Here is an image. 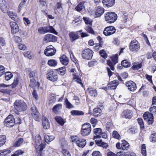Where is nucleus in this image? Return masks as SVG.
Wrapping results in <instances>:
<instances>
[{
	"label": "nucleus",
	"mask_w": 156,
	"mask_h": 156,
	"mask_svg": "<svg viewBox=\"0 0 156 156\" xmlns=\"http://www.w3.org/2000/svg\"><path fill=\"white\" fill-rule=\"evenodd\" d=\"M14 105L15 109L18 112L24 111L27 108L26 104L21 100H16L14 102Z\"/></svg>",
	"instance_id": "1"
},
{
	"label": "nucleus",
	"mask_w": 156,
	"mask_h": 156,
	"mask_svg": "<svg viewBox=\"0 0 156 156\" xmlns=\"http://www.w3.org/2000/svg\"><path fill=\"white\" fill-rule=\"evenodd\" d=\"M35 147L37 151H41L45 147V145L42 144V140L40 136L37 135L35 137Z\"/></svg>",
	"instance_id": "2"
},
{
	"label": "nucleus",
	"mask_w": 156,
	"mask_h": 156,
	"mask_svg": "<svg viewBox=\"0 0 156 156\" xmlns=\"http://www.w3.org/2000/svg\"><path fill=\"white\" fill-rule=\"evenodd\" d=\"M105 20L108 23H112L115 22L117 19V15L115 13L108 12L105 14Z\"/></svg>",
	"instance_id": "3"
},
{
	"label": "nucleus",
	"mask_w": 156,
	"mask_h": 156,
	"mask_svg": "<svg viewBox=\"0 0 156 156\" xmlns=\"http://www.w3.org/2000/svg\"><path fill=\"white\" fill-rule=\"evenodd\" d=\"M91 129L90 124L86 123L83 124L81 130V134L83 136H87L90 134L91 132Z\"/></svg>",
	"instance_id": "4"
},
{
	"label": "nucleus",
	"mask_w": 156,
	"mask_h": 156,
	"mask_svg": "<svg viewBox=\"0 0 156 156\" xmlns=\"http://www.w3.org/2000/svg\"><path fill=\"white\" fill-rule=\"evenodd\" d=\"M129 49L132 52H136L140 49V44L136 39L132 40L129 45Z\"/></svg>",
	"instance_id": "5"
},
{
	"label": "nucleus",
	"mask_w": 156,
	"mask_h": 156,
	"mask_svg": "<svg viewBox=\"0 0 156 156\" xmlns=\"http://www.w3.org/2000/svg\"><path fill=\"white\" fill-rule=\"evenodd\" d=\"M15 122V120L12 115H9L5 119L4 125L8 127H11L14 125Z\"/></svg>",
	"instance_id": "6"
},
{
	"label": "nucleus",
	"mask_w": 156,
	"mask_h": 156,
	"mask_svg": "<svg viewBox=\"0 0 156 156\" xmlns=\"http://www.w3.org/2000/svg\"><path fill=\"white\" fill-rule=\"evenodd\" d=\"M118 55L117 54H116L112 56L111 57L112 62H111L109 60H107V64L109 66L111 69L112 70H114V66L118 62Z\"/></svg>",
	"instance_id": "7"
},
{
	"label": "nucleus",
	"mask_w": 156,
	"mask_h": 156,
	"mask_svg": "<svg viewBox=\"0 0 156 156\" xmlns=\"http://www.w3.org/2000/svg\"><path fill=\"white\" fill-rule=\"evenodd\" d=\"M93 52L89 49H86L82 52V57L84 59H90L92 58Z\"/></svg>",
	"instance_id": "8"
},
{
	"label": "nucleus",
	"mask_w": 156,
	"mask_h": 156,
	"mask_svg": "<svg viewBox=\"0 0 156 156\" xmlns=\"http://www.w3.org/2000/svg\"><path fill=\"white\" fill-rule=\"evenodd\" d=\"M56 50L52 45H49L46 48L44 51L45 55L47 56L54 55L55 53Z\"/></svg>",
	"instance_id": "9"
},
{
	"label": "nucleus",
	"mask_w": 156,
	"mask_h": 156,
	"mask_svg": "<svg viewBox=\"0 0 156 156\" xmlns=\"http://www.w3.org/2000/svg\"><path fill=\"white\" fill-rule=\"evenodd\" d=\"M58 37L50 34L45 35L44 38V41L45 42H55L57 40Z\"/></svg>",
	"instance_id": "10"
},
{
	"label": "nucleus",
	"mask_w": 156,
	"mask_h": 156,
	"mask_svg": "<svg viewBox=\"0 0 156 156\" xmlns=\"http://www.w3.org/2000/svg\"><path fill=\"white\" fill-rule=\"evenodd\" d=\"M115 29L112 26L106 27L103 31V34L106 36H109L114 34L115 32Z\"/></svg>",
	"instance_id": "11"
},
{
	"label": "nucleus",
	"mask_w": 156,
	"mask_h": 156,
	"mask_svg": "<svg viewBox=\"0 0 156 156\" xmlns=\"http://www.w3.org/2000/svg\"><path fill=\"white\" fill-rule=\"evenodd\" d=\"M47 77L48 79L52 82L56 81L57 79V75L55 73L52 71H49L47 74Z\"/></svg>",
	"instance_id": "12"
},
{
	"label": "nucleus",
	"mask_w": 156,
	"mask_h": 156,
	"mask_svg": "<svg viewBox=\"0 0 156 156\" xmlns=\"http://www.w3.org/2000/svg\"><path fill=\"white\" fill-rule=\"evenodd\" d=\"M126 85L128 89L132 92H134L137 88L136 84L133 81H129L126 83Z\"/></svg>",
	"instance_id": "13"
},
{
	"label": "nucleus",
	"mask_w": 156,
	"mask_h": 156,
	"mask_svg": "<svg viewBox=\"0 0 156 156\" xmlns=\"http://www.w3.org/2000/svg\"><path fill=\"white\" fill-rule=\"evenodd\" d=\"M10 25L11 29V32L12 34H14L19 31V27L16 22H11L10 23Z\"/></svg>",
	"instance_id": "14"
},
{
	"label": "nucleus",
	"mask_w": 156,
	"mask_h": 156,
	"mask_svg": "<svg viewBox=\"0 0 156 156\" xmlns=\"http://www.w3.org/2000/svg\"><path fill=\"white\" fill-rule=\"evenodd\" d=\"M95 17H100L104 12V9L101 6H97L95 8Z\"/></svg>",
	"instance_id": "15"
},
{
	"label": "nucleus",
	"mask_w": 156,
	"mask_h": 156,
	"mask_svg": "<svg viewBox=\"0 0 156 156\" xmlns=\"http://www.w3.org/2000/svg\"><path fill=\"white\" fill-rule=\"evenodd\" d=\"M30 86L34 90H36L39 88L40 83L39 82H36L34 78H32L30 79Z\"/></svg>",
	"instance_id": "16"
},
{
	"label": "nucleus",
	"mask_w": 156,
	"mask_h": 156,
	"mask_svg": "<svg viewBox=\"0 0 156 156\" xmlns=\"http://www.w3.org/2000/svg\"><path fill=\"white\" fill-rule=\"evenodd\" d=\"M82 30H80L77 32V33L71 32L69 34L70 39L71 41L73 42L78 38L79 36L78 35V32L81 33Z\"/></svg>",
	"instance_id": "17"
},
{
	"label": "nucleus",
	"mask_w": 156,
	"mask_h": 156,
	"mask_svg": "<svg viewBox=\"0 0 156 156\" xmlns=\"http://www.w3.org/2000/svg\"><path fill=\"white\" fill-rule=\"evenodd\" d=\"M0 8L4 13H6L7 12L8 8L7 7V3L5 0H0Z\"/></svg>",
	"instance_id": "18"
},
{
	"label": "nucleus",
	"mask_w": 156,
	"mask_h": 156,
	"mask_svg": "<svg viewBox=\"0 0 156 156\" xmlns=\"http://www.w3.org/2000/svg\"><path fill=\"white\" fill-rule=\"evenodd\" d=\"M102 3L105 7H111L114 5L115 0H103Z\"/></svg>",
	"instance_id": "19"
},
{
	"label": "nucleus",
	"mask_w": 156,
	"mask_h": 156,
	"mask_svg": "<svg viewBox=\"0 0 156 156\" xmlns=\"http://www.w3.org/2000/svg\"><path fill=\"white\" fill-rule=\"evenodd\" d=\"M42 122L43 128L45 129H47L50 127L49 121L45 117L43 116L42 118Z\"/></svg>",
	"instance_id": "20"
},
{
	"label": "nucleus",
	"mask_w": 156,
	"mask_h": 156,
	"mask_svg": "<svg viewBox=\"0 0 156 156\" xmlns=\"http://www.w3.org/2000/svg\"><path fill=\"white\" fill-rule=\"evenodd\" d=\"M119 84L117 80H115L109 83L108 85V88L111 90L115 89Z\"/></svg>",
	"instance_id": "21"
},
{
	"label": "nucleus",
	"mask_w": 156,
	"mask_h": 156,
	"mask_svg": "<svg viewBox=\"0 0 156 156\" xmlns=\"http://www.w3.org/2000/svg\"><path fill=\"white\" fill-rule=\"evenodd\" d=\"M122 116L123 118L126 119H130L132 116V111L129 110H124L122 113Z\"/></svg>",
	"instance_id": "22"
},
{
	"label": "nucleus",
	"mask_w": 156,
	"mask_h": 156,
	"mask_svg": "<svg viewBox=\"0 0 156 156\" xmlns=\"http://www.w3.org/2000/svg\"><path fill=\"white\" fill-rule=\"evenodd\" d=\"M76 144L79 147L82 148L86 144V141L85 139L79 138L76 141Z\"/></svg>",
	"instance_id": "23"
},
{
	"label": "nucleus",
	"mask_w": 156,
	"mask_h": 156,
	"mask_svg": "<svg viewBox=\"0 0 156 156\" xmlns=\"http://www.w3.org/2000/svg\"><path fill=\"white\" fill-rule=\"evenodd\" d=\"M62 108V104H56L52 108V111L55 114H59L60 111Z\"/></svg>",
	"instance_id": "24"
},
{
	"label": "nucleus",
	"mask_w": 156,
	"mask_h": 156,
	"mask_svg": "<svg viewBox=\"0 0 156 156\" xmlns=\"http://www.w3.org/2000/svg\"><path fill=\"white\" fill-rule=\"evenodd\" d=\"M60 60L61 63L66 66L68 65L69 62V59L65 55H63L60 57Z\"/></svg>",
	"instance_id": "25"
},
{
	"label": "nucleus",
	"mask_w": 156,
	"mask_h": 156,
	"mask_svg": "<svg viewBox=\"0 0 156 156\" xmlns=\"http://www.w3.org/2000/svg\"><path fill=\"white\" fill-rule=\"evenodd\" d=\"M121 147L122 150H127L129 148V143L125 140H122Z\"/></svg>",
	"instance_id": "26"
},
{
	"label": "nucleus",
	"mask_w": 156,
	"mask_h": 156,
	"mask_svg": "<svg viewBox=\"0 0 156 156\" xmlns=\"http://www.w3.org/2000/svg\"><path fill=\"white\" fill-rule=\"evenodd\" d=\"M73 78L74 80L77 82L78 83L80 84L82 87H83V85L82 82L81 77L79 76L78 75L73 74Z\"/></svg>",
	"instance_id": "27"
},
{
	"label": "nucleus",
	"mask_w": 156,
	"mask_h": 156,
	"mask_svg": "<svg viewBox=\"0 0 156 156\" xmlns=\"http://www.w3.org/2000/svg\"><path fill=\"white\" fill-rule=\"evenodd\" d=\"M95 143L98 146H101L105 148H106L108 147L107 144L103 142L99 138L95 140Z\"/></svg>",
	"instance_id": "28"
},
{
	"label": "nucleus",
	"mask_w": 156,
	"mask_h": 156,
	"mask_svg": "<svg viewBox=\"0 0 156 156\" xmlns=\"http://www.w3.org/2000/svg\"><path fill=\"white\" fill-rule=\"evenodd\" d=\"M71 115L73 116H80L84 114L83 112L82 111L77 110H72L71 112Z\"/></svg>",
	"instance_id": "29"
},
{
	"label": "nucleus",
	"mask_w": 156,
	"mask_h": 156,
	"mask_svg": "<svg viewBox=\"0 0 156 156\" xmlns=\"http://www.w3.org/2000/svg\"><path fill=\"white\" fill-rule=\"evenodd\" d=\"M55 138V137L53 136L45 135L44 136L45 141L48 144L49 142L53 141L54 139Z\"/></svg>",
	"instance_id": "30"
},
{
	"label": "nucleus",
	"mask_w": 156,
	"mask_h": 156,
	"mask_svg": "<svg viewBox=\"0 0 156 156\" xmlns=\"http://www.w3.org/2000/svg\"><path fill=\"white\" fill-rule=\"evenodd\" d=\"M143 117L145 120L154 118L153 116L151 113L145 112L143 115Z\"/></svg>",
	"instance_id": "31"
},
{
	"label": "nucleus",
	"mask_w": 156,
	"mask_h": 156,
	"mask_svg": "<svg viewBox=\"0 0 156 156\" xmlns=\"http://www.w3.org/2000/svg\"><path fill=\"white\" fill-rule=\"evenodd\" d=\"M47 64L50 66L54 67L57 65V62L55 59H51L48 61Z\"/></svg>",
	"instance_id": "32"
},
{
	"label": "nucleus",
	"mask_w": 156,
	"mask_h": 156,
	"mask_svg": "<svg viewBox=\"0 0 156 156\" xmlns=\"http://www.w3.org/2000/svg\"><path fill=\"white\" fill-rule=\"evenodd\" d=\"M4 74L5 79L6 80H9L13 77V74L10 72H5Z\"/></svg>",
	"instance_id": "33"
},
{
	"label": "nucleus",
	"mask_w": 156,
	"mask_h": 156,
	"mask_svg": "<svg viewBox=\"0 0 156 156\" xmlns=\"http://www.w3.org/2000/svg\"><path fill=\"white\" fill-rule=\"evenodd\" d=\"M23 139L22 138H20L19 139H18L14 143L13 146L16 147H19L23 143Z\"/></svg>",
	"instance_id": "34"
},
{
	"label": "nucleus",
	"mask_w": 156,
	"mask_h": 156,
	"mask_svg": "<svg viewBox=\"0 0 156 156\" xmlns=\"http://www.w3.org/2000/svg\"><path fill=\"white\" fill-rule=\"evenodd\" d=\"M101 110L99 108H95L93 110V113L94 116L97 117L101 115Z\"/></svg>",
	"instance_id": "35"
},
{
	"label": "nucleus",
	"mask_w": 156,
	"mask_h": 156,
	"mask_svg": "<svg viewBox=\"0 0 156 156\" xmlns=\"http://www.w3.org/2000/svg\"><path fill=\"white\" fill-rule=\"evenodd\" d=\"M8 9L6 12L8 15L12 20H15L16 18V13L12 11H8ZM5 13H6V12Z\"/></svg>",
	"instance_id": "36"
},
{
	"label": "nucleus",
	"mask_w": 156,
	"mask_h": 156,
	"mask_svg": "<svg viewBox=\"0 0 156 156\" xmlns=\"http://www.w3.org/2000/svg\"><path fill=\"white\" fill-rule=\"evenodd\" d=\"M47 27H41L38 29V31L39 33L42 34H44L48 33Z\"/></svg>",
	"instance_id": "37"
},
{
	"label": "nucleus",
	"mask_w": 156,
	"mask_h": 156,
	"mask_svg": "<svg viewBox=\"0 0 156 156\" xmlns=\"http://www.w3.org/2000/svg\"><path fill=\"white\" fill-rule=\"evenodd\" d=\"M6 141V136L5 135H0V147L3 146Z\"/></svg>",
	"instance_id": "38"
},
{
	"label": "nucleus",
	"mask_w": 156,
	"mask_h": 156,
	"mask_svg": "<svg viewBox=\"0 0 156 156\" xmlns=\"http://www.w3.org/2000/svg\"><path fill=\"white\" fill-rule=\"evenodd\" d=\"M89 93L90 96L95 97L97 95V93L96 90L92 88L89 89Z\"/></svg>",
	"instance_id": "39"
},
{
	"label": "nucleus",
	"mask_w": 156,
	"mask_h": 156,
	"mask_svg": "<svg viewBox=\"0 0 156 156\" xmlns=\"http://www.w3.org/2000/svg\"><path fill=\"white\" fill-rule=\"evenodd\" d=\"M64 103L66 108L68 109H71L73 108V105L68 101L67 99H66Z\"/></svg>",
	"instance_id": "40"
},
{
	"label": "nucleus",
	"mask_w": 156,
	"mask_h": 156,
	"mask_svg": "<svg viewBox=\"0 0 156 156\" xmlns=\"http://www.w3.org/2000/svg\"><path fill=\"white\" fill-rule=\"evenodd\" d=\"M55 119L56 121L61 126H63L64 122L62 119L59 116H57L55 118Z\"/></svg>",
	"instance_id": "41"
},
{
	"label": "nucleus",
	"mask_w": 156,
	"mask_h": 156,
	"mask_svg": "<svg viewBox=\"0 0 156 156\" xmlns=\"http://www.w3.org/2000/svg\"><path fill=\"white\" fill-rule=\"evenodd\" d=\"M31 114L33 118L36 121H39L40 120L41 118L39 112H37L36 113H32Z\"/></svg>",
	"instance_id": "42"
},
{
	"label": "nucleus",
	"mask_w": 156,
	"mask_h": 156,
	"mask_svg": "<svg viewBox=\"0 0 156 156\" xmlns=\"http://www.w3.org/2000/svg\"><path fill=\"white\" fill-rule=\"evenodd\" d=\"M122 66L124 67L128 68L130 67L131 63L126 60H123L121 62Z\"/></svg>",
	"instance_id": "43"
},
{
	"label": "nucleus",
	"mask_w": 156,
	"mask_h": 156,
	"mask_svg": "<svg viewBox=\"0 0 156 156\" xmlns=\"http://www.w3.org/2000/svg\"><path fill=\"white\" fill-rule=\"evenodd\" d=\"M47 31L48 32H50L53 33L56 35L58 34L57 32L55 31V29L53 28L52 26H49V27H47Z\"/></svg>",
	"instance_id": "44"
},
{
	"label": "nucleus",
	"mask_w": 156,
	"mask_h": 156,
	"mask_svg": "<svg viewBox=\"0 0 156 156\" xmlns=\"http://www.w3.org/2000/svg\"><path fill=\"white\" fill-rule=\"evenodd\" d=\"M99 137H102L104 138H106L107 137V135L105 132H101L99 135L94 136V139H95Z\"/></svg>",
	"instance_id": "45"
},
{
	"label": "nucleus",
	"mask_w": 156,
	"mask_h": 156,
	"mask_svg": "<svg viewBox=\"0 0 156 156\" xmlns=\"http://www.w3.org/2000/svg\"><path fill=\"white\" fill-rule=\"evenodd\" d=\"M149 140L152 142H156V133H153L151 134Z\"/></svg>",
	"instance_id": "46"
},
{
	"label": "nucleus",
	"mask_w": 156,
	"mask_h": 156,
	"mask_svg": "<svg viewBox=\"0 0 156 156\" xmlns=\"http://www.w3.org/2000/svg\"><path fill=\"white\" fill-rule=\"evenodd\" d=\"M112 135L114 138L120 140L121 138V136L117 131H113L112 133Z\"/></svg>",
	"instance_id": "47"
},
{
	"label": "nucleus",
	"mask_w": 156,
	"mask_h": 156,
	"mask_svg": "<svg viewBox=\"0 0 156 156\" xmlns=\"http://www.w3.org/2000/svg\"><path fill=\"white\" fill-rule=\"evenodd\" d=\"M9 86L6 85L3 83L2 84L0 85V92H2L3 93H7V91L6 89H2V87H5Z\"/></svg>",
	"instance_id": "48"
},
{
	"label": "nucleus",
	"mask_w": 156,
	"mask_h": 156,
	"mask_svg": "<svg viewBox=\"0 0 156 156\" xmlns=\"http://www.w3.org/2000/svg\"><path fill=\"white\" fill-rule=\"evenodd\" d=\"M141 153L143 156H146L147 152L145 145L143 144L141 146Z\"/></svg>",
	"instance_id": "49"
},
{
	"label": "nucleus",
	"mask_w": 156,
	"mask_h": 156,
	"mask_svg": "<svg viewBox=\"0 0 156 156\" xmlns=\"http://www.w3.org/2000/svg\"><path fill=\"white\" fill-rule=\"evenodd\" d=\"M83 19L86 24H89L91 26L92 25V21L88 17H83Z\"/></svg>",
	"instance_id": "50"
},
{
	"label": "nucleus",
	"mask_w": 156,
	"mask_h": 156,
	"mask_svg": "<svg viewBox=\"0 0 156 156\" xmlns=\"http://www.w3.org/2000/svg\"><path fill=\"white\" fill-rule=\"evenodd\" d=\"M85 30L89 33L91 34H94V31L92 28V27L89 26H87L85 28Z\"/></svg>",
	"instance_id": "51"
},
{
	"label": "nucleus",
	"mask_w": 156,
	"mask_h": 156,
	"mask_svg": "<svg viewBox=\"0 0 156 156\" xmlns=\"http://www.w3.org/2000/svg\"><path fill=\"white\" fill-rule=\"evenodd\" d=\"M24 55L25 57L27 58L30 59H31L32 57V54L30 51H25L24 53Z\"/></svg>",
	"instance_id": "52"
},
{
	"label": "nucleus",
	"mask_w": 156,
	"mask_h": 156,
	"mask_svg": "<svg viewBox=\"0 0 156 156\" xmlns=\"http://www.w3.org/2000/svg\"><path fill=\"white\" fill-rule=\"evenodd\" d=\"M137 121L140 128L143 129L144 128V126L142 119L141 118H139L137 119Z\"/></svg>",
	"instance_id": "53"
},
{
	"label": "nucleus",
	"mask_w": 156,
	"mask_h": 156,
	"mask_svg": "<svg viewBox=\"0 0 156 156\" xmlns=\"http://www.w3.org/2000/svg\"><path fill=\"white\" fill-rule=\"evenodd\" d=\"M57 8L59 10L60 12H63V9L62 6V4L61 2H57L56 3Z\"/></svg>",
	"instance_id": "54"
},
{
	"label": "nucleus",
	"mask_w": 156,
	"mask_h": 156,
	"mask_svg": "<svg viewBox=\"0 0 156 156\" xmlns=\"http://www.w3.org/2000/svg\"><path fill=\"white\" fill-rule=\"evenodd\" d=\"M58 71L61 75H63L65 73L66 71V67H63L60 68L58 69Z\"/></svg>",
	"instance_id": "55"
},
{
	"label": "nucleus",
	"mask_w": 156,
	"mask_h": 156,
	"mask_svg": "<svg viewBox=\"0 0 156 156\" xmlns=\"http://www.w3.org/2000/svg\"><path fill=\"white\" fill-rule=\"evenodd\" d=\"M142 67V64L141 63L138 64H134L133 65L132 68L134 70H138Z\"/></svg>",
	"instance_id": "56"
},
{
	"label": "nucleus",
	"mask_w": 156,
	"mask_h": 156,
	"mask_svg": "<svg viewBox=\"0 0 156 156\" xmlns=\"http://www.w3.org/2000/svg\"><path fill=\"white\" fill-rule=\"evenodd\" d=\"M24 153V152L21 150H19L16 151L11 156H19Z\"/></svg>",
	"instance_id": "57"
},
{
	"label": "nucleus",
	"mask_w": 156,
	"mask_h": 156,
	"mask_svg": "<svg viewBox=\"0 0 156 156\" xmlns=\"http://www.w3.org/2000/svg\"><path fill=\"white\" fill-rule=\"evenodd\" d=\"M82 17L81 16H79L76 17L75 19L74 20H73L72 23L73 24H74L76 23H77L78 24L80 23L82 21Z\"/></svg>",
	"instance_id": "58"
},
{
	"label": "nucleus",
	"mask_w": 156,
	"mask_h": 156,
	"mask_svg": "<svg viewBox=\"0 0 156 156\" xmlns=\"http://www.w3.org/2000/svg\"><path fill=\"white\" fill-rule=\"evenodd\" d=\"M101 129L100 128H96L94 130V133L96 136L99 135L101 133Z\"/></svg>",
	"instance_id": "59"
},
{
	"label": "nucleus",
	"mask_w": 156,
	"mask_h": 156,
	"mask_svg": "<svg viewBox=\"0 0 156 156\" xmlns=\"http://www.w3.org/2000/svg\"><path fill=\"white\" fill-rule=\"evenodd\" d=\"M71 141L72 142H76V141L78 140L79 139L78 137L76 136H70Z\"/></svg>",
	"instance_id": "60"
},
{
	"label": "nucleus",
	"mask_w": 156,
	"mask_h": 156,
	"mask_svg": "<svg viewBox=\"0 0 156 156\" xmlns=\"http://www.w3.org/2000/svg\"><path fill=\"white\" fill-rule=\"evenodd\" d=\"M75 9L77 11L80 12L83 9V4L80 3L75 8Z\"/></svg>",
	"instance_id": "61"
},
{
	"label": "nucleus",
	"mask_w": 156,
	"mask_h": 156,
	"mask_svg": "<svg viewBox=\"0 0 156 156\" xmlns=\"http://www.w3.org/2000/svg\"><path fill=\"white\" fill-rule=\"evenodd\" d=\"M99 53L101 55V56L104 58H107V55L105 53L104 50H101L99 51Z\"/></svg>",
	"instance_id": "62"
},
{
	"label": "nucleus",
	"mask_w": 156,
	"mask_h": 156,
	"mask_svg": "<svg viewBox=\"0 0 156 156\" xmlns=\"http://www.w3.org/2000/svg\"><path fill=\"white\" fill-rule=\"evenodd\" d=\"M5 72V67L3 66L0 65V77L4 74Z\"/></svg>",
	"instance_id": "63"
},
{
	"label": "nucleus",
	"mask_w": 156,
	"mask_h": 156,
	"mask_svg": "<svg viewBox=\"0 0 156 156\" xmlns=\"http://www.w3.org/2000/svg\"><path fill=\"white\" fill-rule=\"evenodd\" d=\"M19 80L17 78L14 79V82L12 84V88L15 87L18 84Z\"/></svg>",
	"instance_id": "64"
}]
</instances>
